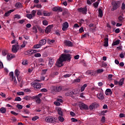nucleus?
<instances>
[{
  "label": "nucleus",
  "mask_w": 125,
  "mask_h": 125,
  "mask_svg": "<svg viewBox=\"0 0 125 125\" xmlns=\"http://www.w3.org/2000/svg\"><path fill=\"white\" fill-rule=\"evenodd\" d=\"M72 57H71V55L69 54H62L59 59L58 60L56 63V66L58 67H62L64 64H63V62H65V61H71V59Z\"/></svg>",
  "instance_id": "1"
},
{
  "label": "nucleus",
  "mask_w": 125,
  "mask_h": 125,
  "mask_svg": "<svg viewBox=\"0 0 125 125\" xmlns=\"http://www.w3.org/2000/svg\"><path fill=\"white\" fill-rule=\"evenodd\" d=\"M111 4L113 6L111 11H115V10H116V9H118L120 7L121 3L119 1H112Z\"/></svg>",
  "instance_id": "2"
},
{
  "label": "nucleus",
  "mask_w": 125,
  "mask_h": 125,
  "mask_svg": "<svg viewBox=\"0 0 125 125\" xmlns=\"http://www.w3.org/2000/svg\"><path fill=\"white\" fill-rule=\"evenodd\" d=\"M57 120V118H54L53 117H47L45 119V122H46V123H52V124H54L55 123H56Z\"/></svg>",
  "instance_id": "3"
},
{
  "label": "nucleus",
  "mask_w": 125,
  "mask_h": 125,
  "mask_svg": "<svg viewBox=\"0 0 125 125\" xmlns=\"http://www.w3.org/2000/svg\"><path fill=\"white\" fill-rule=\"evenodd\" d=\"M19 49H21L20 46L18 44V42H16V44L12 45V51L13 53H16Z\"/></svg>",
  "instance_id": "4"
},
{
  "label": "nucleus",
  "mask_w": 125,
  "mask_h": 125,
  "mask_svg": "<svg viewBox=\"0 0 125 125\" xmlns=\"http://www.w3.org/2000/svg\"><path fill=\"white\" fill-rule=\"evenodd\" d=\"M52 89L54 91H55V92H60V91H61L62 90V86H57L56 87L55 86H53L52 87Z\"/></svg>",
  "instance_id": "5"
},
{
  "label": "nucleus",
  "mask_w": 125,
  "mask_h": 125,
  "mask_svg": "<svg viewBox=\"0 0 125 125\" xmlns=\"http://www.w3.org/2000/svg\"><path fill=\"white\" fill-rule=\"evenodd\" d=\"M78 9L79 12H82L83 14H86L87 12V8H86V7L84 8H80Z\"/></svg>",
  "instance_id": "6"
},
{
  "label": "nucleus",
  "mask_w": 125,
  "mask_h": 125,
  "mask_svg": "<svg viewBox=\"0 0 125 125\" xmlns=\"http://www.w3.org/2000/svg\"><path fill=\"white\" fill-rule=\"evenodd\" d=\"M63 42L65 45H66V46H73V43L71 41L64 40Z\"/></svg>",
  "instance_id": "7"
},
{
  "label": "nucleus",
  "mask_w": 125,
  "mask_h": 125,
  "mask_svg": "<svg viewBox=\"0 0 125 125\" xmlns=\"http://www.w3.org/2000/svg\"><path fill=\"white\" fill-rule=\"evenodd\" d=\"M97 96L100 100H103L104 99V95L102 92H100L97 94Z\"/></svg>",
  "instance_id": "8"
},
{
  "label": "nucleus",
  "mask_w": 125,
  "mask_h": 125,
  "mask_svg": "<svg viewBox=\"0 0 125 125\" xmlns=\"http://www.w3.org/2000/svg\"><path fill=\"white\" fill-rule=\"evenodd\" d=\"M13 58H15V55L12 54H8L7 55V59L9 61L11 60V59H13Z\"/></svg>",
  "instance_id": "9"
},
{
  "label": "nucleus",
  "mask_w": 125,
  "mask_h": 125,
  "mask_svg": "<svg viewBox=\"0 0 125 125\" xmlns=\"http://www.w3.org/2000/svg\"><path fill=\"white\" fill-rule=\"evenodd\" d=\"M68 27H69V23H68V22H65L63 23L62 28V31H66V30H67Z\"/></svg>",
  "instance_id": "10"
},
{
  "label": "nucleus",
  "mask_w": 125,
  "mask_h": 125,
  "mask_svg": "<svg viewBox=\"0 0 125 125\" xmlns=\"http://www.w3.org/2000/svg\"><path fill=\"white\" fill-rule=\"evenodd\" d=\"M33 85H34V88H36V89H40L42 87L41 84L39 83H34Z\"/></svg>",
  "instance_id": "11"
},
{
  "label": "nucleus",
  "mask_w": 125,
  "mask_h": 125,
  "mask_svg": "<svg viewBox=\"0 0 125 125\" xmlns=\"http://www.w3.org/2000/svg\"><path fill=\"white\" fill-rule=\"evenodd\" d=\"M52 28V25H49L48 26L45 30V33H47V34H48L50 33V31H51V29Z\"/></svg>",
  "instance_id": "12"
},
{
  "label": "nucleus",
  "mask_w": 125,
  "mask_h": 125,
  "mask_svg": "<svg viewBox=\"0 0 125 125\" xmlns=\"http://www.w3.org/2000/svg\"><path fill=\"white\" fill-rule=\"evenodd\" d=\"M54 62V60L53 59H49L48 66L50 67V68H51V67H52V66L53 65Z\"/></svg>",
  "instance_id": "13"
},
{
  "label": "nucleus",
  "mask_w": 125,
  "mask_h": 125,
  "mask_svg": "<svg viewBox=\"0 0 125 125\" xmlns=\"http://www.w3.org/2000/svg\"><path fill=\"white\" fill-rule=\"evenodd\" d=\"M108 42H109V39H108V38H104V46H105V47H107V46H108L109 44H108Z\"/></svg>",
  "instance_id": "14"
},
{
  "label": "nucleus",
  "mask_w": 125,
  "mask_h": 125,
  "mask_svg": "<svg viewBox=\"0 0 125 125\" xmlns=\"http://www.w3.org/2000/svg\"><path fill=\"white\" fill-rule=\"evenodd\" d=\"M13 11H14V10L13 9L8 11L4 14V16H6V17H7V16H9V15H10V14L13 12Z\"/></svg>",
  "instance_id": "15"
},
{
  "label": "nucleus",
  "mask_w": 125,
  "mask_h": 125,
  "mask_svg": "<svg viewBox=\"0 0 125 125\" xmlns=\"http://www.w3.org/2000/svg\"><path fill=\"white\" fill-rule=\"evenodd\" d=\"M23 99H24V100H26L27 101H30V100H32L33 97L30 96H26L23 98Z\"/></svg>",
  "instance_id": "16"
},
{
  "label": "nucleus",
  "mask_w": 125,
  "mask_h": 125,
  "mask_svg": "<svg viewBox=\"0 0 125 125\" xmlns=\"http://www.w3.org/2000/svg\"><path fill=\"white\" fill-rule=\"evenodd\" d=\"M42 93H40L38 95L32 97V99H35V100H37V99H41V97H42Z\"/></svg>",
  "instance_id": "17"
},
{
  "label": "nucleus",
  "mask_w": 125,
  "mask_h": 125,
  "mask_svg": "<svg viewBox=\"0 0 125 125\" xmlns=\"http://www.w3.org/2000/svg\"><path fill=\"white\" fill-rule=\"evenodd\" d=\"M104 72V70L102 69H97L96 71L94 72V73L96 75H98V74H101V73H103Z\"/></svg>",
  "instance_id": "18"
},
{
  "label": "nucleus",
  "mask_w": 125,
  "mask_h": 125,
  "mask_svg": "<svg viewBox=\"0 0 125 125\" xmlns=\"http://www.w3.org/2000/svg\"><path fill=\"white\" fill-rule=\"evenodd\" d=\"M37 52H39V51L36 49H32L28 51V53H29V54H34L35 53L36 54L37 53Z\"/></svg>",
  "instance_id": "19"
},
{
  "label": "nucleus",
  "mask_w": 125,
  "mask_h": 125,
  "mask_svg": "<svg viewBox=\"0 0 125 125\" xmlns=\"http://www.w3.org/2000/svg\"><path fill=\"white\" fill-rule=\"evenodd\" d=\"M39 43L41 45V46H42V45H44V44L46 43V40L45 39L42 40L39 42Z\"/></svg>",
  "instance_id": "20"
},
{
  "label": "nucleus",
  "mask_w": 125,
  "mask_h": 125,
  "mask_svg": "<svg viewBox=\"0 0 125 125\" xmlns=\"http://www.w3.org/2000/svg\"><path fill=\"white\" fill-rule=\"evenodd\" d=\"M118 83H119V85H120V86H122V85H123V84H124L125 83V78H122L120 79L119 82H118Z\"/></svg>",
  "instance_id": "21"
},
{
  "label": "nucleus",
  "mask_w": 125,
  "mask_h": 125,
  "mask_svg": "<svg viewBox=\"0 0 125 125\" xmlns=\"http://www.w3.org/2000/svg\"><path fill=\"white\" fill-rule=\"evenodd\" d=\"M87 105H86V104L83 103L81 104L80 105V109H87Z\"/></svg>",
  "instance_id": "22"
},
{
  "label": "nucleus",
  "mask_w": 125,
  "mask_h": 125,
  "mask_svg": "<svg viewBox=\"0 0 125 125\" xmlns=\"http://www.w3.org/2000/svg\"><path fill=\"white\" fill-rule=\"evenodd\" d=\"M58 114L60 116H63V112H62V110L61 109V108H58L57 109Z\"/></svg>",
  "instance_id": "23"
},
{
  "label": "nucleus",
  "mask_w": 125,
  "mask_h": 125,
  "mask_svg": "<svg viewBox=\"0 0 125 125\" xmlns=\"http://www.w3.org/2000/svg\"><path fill=\"white\" fill-rule=\"evenodd\" d=\"M0 111L2 114H5V113H6V108L4 107H1L0 109Z\"/></svg>",
  "instance_id": "24"
},
{
  "label": "nucleus",
  "mask_w": 125,
  "mask_h": 125,
  "mask_svg": "<svg viewBox=\"0 0 125 125\" xmlns=\"http://www.w3.org/2000/svg\"><path fill=\"white\" fill-rule=\"evenodd\" d=\"M99 12V16L100 17H103V11H102V10H101L100 8L98 10Z\"/></svg>",
  "instance_id": "25"
},
{
  "label": "nucleus",
  "mask_w": 125,
  "mask_h": 125,
  "mask_svg": "<svg viewBox=\"0 0 125 125\" xmlns=\"http://www.w3.org/2000/svg\"><path fill=\"white\" fill-rule=\"evenodd\" d=\"M19 75H20V71H19L18 69H16L15 71V75L18 78L19 77Z\"/></svg>",
  "instance_id": "26"
},
{
  "label": "nucleus",
  "mask_w": 125,
  "mask_h": 125,
  "mask_svg": "<svg viewBox=\"0 0 125 125\" xmlns=\"http://www.w3.org/2000/svg\"><path fill=\"white\" fill-rule=\"evenodd\" d=\"M120 44V40H117L115 42H113L112 44V45L114 46V45H118V44Z\"/></svg>",
  "instance_id": "27"
},
{
  "label": "nucleus",
  "mask_w": 125,
  "mask_h": 125,
  "mask_svg": "<svg viewBox=\"0 0 125 125\" xmlns=\"http://www.w3.org/2000/svg\"><path fill=\"white\" fill-rule=\"evenodd\" d=\"M86 86H87V84H84L81 87V92H83V91L84 89H85V87H86Z\"/></svg>",
  "instance_id": "28"
},
{
  "label": "nucleus",
  "mask_w": 125,
  "mask_h": 125,
  "mask_svg": "<svg viewBox=\"0 0 125 125\" xmlns=\"http://www.w3.org/2000/svg\"><path fill=\"white\" fill-rule=\"evenodd\" d=\"M42 13H43L44 16H50V13L46 12V11H43L42 12Z\"/></svg>",
  "instance_id": "29"
},
{
  "label": "nucleus",
  "mask_w": 125,
  "mask_h": 125,
  "mask_svg": "<svg viewBox=\"0 0 125 125\" xmlns=\"http://www.w3.org/2000/svg\"><path fill=\"white\" fill-rule=\"evenodd\" d=\"M93 5L95 8H97V7H98V5H99V1H97L96 2L94 3Z\"/></svg>",
  "instance_id": "30"
},
{
  "label": "nucleus",
  "mask_w": 125,
  "mask_h": 125,
  "mask_svg": "<svg viewBox=\"0 0 125 125\" xmlns=\"http://www.w3.org/2000/svg\"><path fill=\"white\" fill-rule=\"evenodd\" d=\"M58 120L60 121V122H61V123H63V122L65 121V119H64V118H63L62 116H59L58 117Z\"/></svg>",
  "instance_id": "31"
},
{
  "label": "nucleus",
  "mask_w": 125,
  "mask_h": 125,
  "mask_svg": "<svg viewBox=\"0 0 125 125\" xmlns=\"http://www.w3.org/2000/svg\"><path fill=\"white\" fill-rule=\"evenodd\" d=\"M41 47H42V45L40 43L34 45V48H41Z\"/></svg>",
  "instance_id": "32"
},
{
  "label": "nucleus",
  "mask_w": 125,
  "mask_h": 125,
  "mask_svg": "<svg viewBox=\"0 0 125 125\" xmlns=\"http://www.w3.org/2000/svg\"><path fill=\"white\" fill-rule=\"evenodd\" d=\"M14 74H13V72H11L9 73V76L10 77V79H11L12 81H13V79H14Z\"/></svg>",
  "instance_id": "33"
},
{
  "label": "nucleus",
  "mask_w": 125,
  "mask_h": 125,
  "mask_svg": "<svg viewBox=\"0 0 125 125\" xmlns=\"http://www.w3.org/2000/svg\"><path fill=\"white\" fill-rule=\"evenodd\" d=\"M124 17H123L122 16H120L118 17V21L119 22H123L124 21Z\"/></svg>",
  "instance_id": "34"
},
{
  "label": "nucleus",
  "mask_w": 125,
  "mask_h": 125,
  "mask_svg": "<svg viewBox=\"0 0 125 125\" xmlns=\"http://www.w3.org/2000/svg\"><path fill=\"white\" fill-rule=\"evenodd\" d=\"M22 64L24 66H26V65L28 64V61H27V60H23L22 62Z\"/></svg>",
  "instance_id": "35"
},
{
  "label": "nucleus",
  "mask_w": 125,
  "mask_h": 125,
  "mask_svg": "<svg viewBox=\"0 0 125 125\" xmlns=\"http://www.w3.org/2000/svg\"><path fill=\"white\" fill-rule=\"evenodd\" d=\"M15 6L16 7H18L19 8L20 7H22V4L21 2L16 3Z\"/></svg>",
  "instance_id": "36"
},
{
  "label": "nucleus",
  "mask_w": 125,
  "mask_h": 125,
  "mask_svg": "<svg viewBox=\"0 0 125 125\" xmlns=\"http://www.w3.org/2000/svg\"><path fill=\"white\" fill-rule=\"evenodd\" d=\"M26 44H27V42H26V41H23L22 44H21V48H23L25 47V46H26Z\"/></svg>",
  "instance_id": "37"
},
{
  "label": "nucleus",
  "mask_w": 125,
  "mask_h": 125,
  "mask_svg": "<svg viewBox=\"0 0 125 125\" xmlns=\"http://www.w3.org/2000/svg\"><path fill=\"white\" fill-rule=\"evenodd\" d=\"M94 107H95V104H92L91 105H90L89 109H90V110H92L94 108Z\"/></svg>",
  "instance_id": "38"
},
{
  "label": "nucleus",
  "mask_w": 125,
  "mask_h": 125,
  "mask_svg": "<svg viewBox=\"0 0 125 125\" xmlns=\"http://www.w3.org/2000/svg\"><path fill=\"white\" fill-rule=\"evenodd\" d=\"M26 17H27V18H28V19H32V18H33V16L31 14H28L26 15Z\"/></svg>",
  "instance_id": "39"
},
{
  "label": "nucleus",
  "mask_w": 125,
  "mask_h": 125,
  "mask_svg": "<svg viewBox=\"0 0 125 125\" xmlns=\"http://www.w3.org/2000/svg\"><path fill=\"white\" fill-rule=\"evenodd\" d=\"M34 57H36V58L41 57H42V55L40 53H35L34 54Z\"/></svg>",
  "instance_id": "40"
},
{
  "label": "nucleus",
  "mask_w": 125,
  "mask_h": 125,
  "mask_svg": "<svg viewBox=\"0 0 125 125\" xmlns=\"http://www.w3.org/2000/svg\"><path fill=\"white\" fill-rule=\"evenodd\" d=\"M48 43H50V44H51V43H54V42H55V40H50L49 39H48L47 40Z\"/></svg>",
  "instance_id": "41"
},
{
  "label": "nucleus",
  "mask_w": 125,
  "mask_h": 125,
  "mask_svg": "<svg viewBox=\"0 0 125 125\" xmlns=\"http://www.w3.org/2000/svg\"><path fill=\"white\" fill-rule=\"evenodd\" d=\"M17 108H18V109H19V110H21V109H22V108H23V106H22V105H21V104H17Z\"/></svg>",
  "instance_id": "42"
},
{
  "label": "nucleus",
  "mask_w": 125,
  "mask_h": 125,
  "mask_svg": "<svg viewBox=\"0 0 125 125\" xmlns=\"http://www.w3.org/2000/svg\"><path fill=\"white\" fill-rule=\"evenodd\" d=\"M15 17L14 18H17V19H21V16L18 15V14H16L14 15Z\"/></svg>",
  "instance_id": "43"
},
{
  "label": "nucleus",
  "mask_w": 125,
  "mask_h": 125,
  "mask_svg": "<svg viewBox=\"0 0 125 125\" xmlns=\"http://www.w3.org/2000/svg\"><path fill=\"white\" fill-rule=\"evenodd\" d=\"M71 74H67L63 75V77L66 78H70V77H71Z\"/></svg>",
  "instance_id": "44"
},
{
  "label": "nucleus",
  "mask_w": 125,
  "mask_h": 125,
  "mask_svg": "<svg viewBox=\"0 0 125 125\" xmlns=\"http://www.w3.org/2000/svg\"><path fill=\"white\" fill-rule=\"evenodd\" d=\"M36 13H37V11H36V10H33L31 12V15L33 16V17H35V15H36Z\"/></svg>",
  "instance_id": "45"
},
{
  "label": "nucleus",
  "mask_w": 125,
  "mask_h": 125,
  "mask_svg": "<svg viewBox=\"0 0 125 125\" xmlns=\"http://www.w3.org/2000/svg\"><path fill=\"white\" fill-rule=\"evenodd\" d=\"M34 33H38V29L36 26H34L33 28Z\"/></svg>",
  "instance_id": "46"
},
{
  "label": "nucleus",
  "mask_w": 125,
  "mask_h": 125,
  "mask_svg": "<svg viewBox=\"0 0 125 125\" xmlns=\"http://www.w3.org/2000/svg\"><path fill=\"white\" fill-rule=\"evenodd\" d=\"M17 94L18 95L20 96V95H24V94L23 92H17Z\"/></svg>",
  "instance_id": "47"
},
{
  "label": "nucleus",
  "mask_w": 125,
  "mask_h": 125,
  "mask_svg": "<svg viewBox=\"0 0 125 125\" xmlns=\"http://www.w3.org/2000/svg\"><path fill=\"white\" fill-rule=\"evenodd\" d=\"M38 116H35L32 118V121H37V120H38Z\"/></svg>",
  "instance_id": "48"
},
{
  "label": "nucleus",
  "mask_w": 125,
  "mask_h": 125,
  "mask_svg": "<svg viewBox=\"0 0 125 125\" xmlns=\"http://www.w3.org/2000/svg\"><path fill=\"white\" fill-rule=\"evenodd\" d=\"M42 23L43 25H44V26H47V25L48 24V22L46 21H43Z\"/></svg>",
  "instance_id": "49"
},
{
  "label": "nucleus",
  "mask_w": 125,
  "mask_h": 125,
  "mask_svg": "<svg viewBox=\"0 0 125 125\" xmlns=\"http://www.w3.org/2000/svg\"><path fill=\"white\" fill-rule=\"evenodd\" d=\"M37 7V8H42V4H38L36 5H34V7Z\"/></svg>",
  "instance_id": "50"
},
{
  "label": "nucleus",
  "mask_w": 125,
  "mask_h": 125,
  "mask_svg": "<svg viewBox=\"0 0 125 125\" xmlns=\"http://www.w3.org/2000/svg\"><path fill=\"white\" fill-rule=\"evenodd\" d=\"M0 96H1L2 97H3L4 98H5V97L6 96V95H5V94H4L2 92H1L0 93Z\"/></svg>",
  "instance_id": "51"
},
{
  "label": "nucleus",
  "mask_w": 125,
  "mask_h": 125,
  "mask_svg": "<svg viewBox=\"0 0 125 125\" xmlns=\"http://www.w3.org/2000/svg\"><path fill=\"white\" fill-rule=\"evenodd\" d=\"M15 101H21V98H20V97H16L15 99Z\"/></svg>",
  "instance_id": "52"
},
{
  "label": "nucleus",
  "mask_w": 125,
  "mask_h": 125,
  "mask_svg": "<svg viewBox=\"0 0 125 125\" xmlns=\"http://www.w3.org/2000/svg\"><path fill=\"white\" fill-rule=\"evenodd\" d=\"M87 75H92V71L88 70L86 72Z\"/></svg>",
  "instance_id": "53"
},
{
  "label": "nucleus",
  "mask_w": 125,
  "mask_h": 125,
  "mask_svg": "<svg viewBox=\"0 0 125 125\" xmlns=\"http://www.w3.org/2000/svg\"><path fill=\"white\" fill-rule=\"evenodd\" d=\"M106 92H108L109 93H110V94H112V90H111V89H109V88L106 90Z\"/></svg>",
  "instance_id": "54"
},
{
  "label": "nucleus",
  "mask_w": 125,
  "mask_h": 125,
  "mask_svg": "<svg viewBox=\"0 0 125 125\" xmlns=\"http://www.w3.org/2000/svg\"><path fill=\"white\" fill-rule=\"evenodd\" d=\"M70 115L72 116V117H75L76 116V114H75V112H74L73 111H71L70 112Z\"/></svg>",
  "instance_id": "55"
},
{
  "label": "nucleus",
  "mask_w": 125,
  "mask_h": 125,
  "mask_svg": "<svg viewBox=\"0 0 125 125\" xmlns=\"http://www.w3.org/2000/svg\"><path fill=\"white\" fill-rule=\"evenodd\" d=\"M84 30H83V27H81L79 29L80 33H83Z\"/></svg>",
  "instance_id": "56"
},
{
  "label": "nucleus",
  "mask_w": 125,
  "mask_h": 125,
  "mask_svg": "<svg viewBox=\"0 0 125 125\" xmlns=\"http://www.w3.org/2000/svg\"><path fill=\"white\" fill-rule=\"evenodd\" d=\"M24 91L25 92H27V93H28V92L30 93L31 92V90L30 89H24Z\"/></svg>",
  "instance_id": "57"
},
{
  "label": "nucleus",
  "mask_w": 125,
  "mask_h": 125,
  "mask_svg": "<svg viewBox=\"0 0 125 125\" xmlns=\"http://www.w3.org/2000/svg\"><path fill=\"white\" fill-rule=\"evenodd\" d=\"M54 104L56 106H60V103L59 102H55Z\"/></svg>",
  "instance_id": "58"
},
{
  "label": "nucleus",
  "mask_w": 125,
  "mask_h": 125,
  "mask_svg": "<svg viewBox=\"0 0 125 125\" xmlns=\"http://www.w3.org/2000/svg\"><path fill=\"white\" fill-rule=\"evenodd\" d=\"M106 121V119H105V117L103 116L102 118V119H101V122L102 123H105V121Z\"/></svg>",
  "instance_id": "59"
},
{
  "label": "nucleus",
  "mask_w": 125,
  "mask_h": 125,
  "mask_svg": "<svg viewBox=\"0 0 125 125\" xmlns=\"http://www.w3.org/2000/svg\"><path fill=\"white\" fill-rule=\"evenodd\" d=\"M73 27L74 28H80V25H79V24L78 23H75V24H74Z\"/></svg>",
  "instance_id": "60"
},
{
  "label": "nucleus",
  "mask_w": 125,
  "mask_h": 125,
  "mask_svg": "<svg viewBox=\"0 0 125 125\" xmlns=\"http://www.w3.org/2000/svg\"><path fill=\"white\" fill-rule=\"evenodd\" d=\"M71 121L73 123H75L76 122H78V120L76 119L75 118H71Z\"/></svg>",
  "instance_id": "61"
},
{
  "label": "nucleus",
  "mask_w": 125,
  "mask_h": 125,
  "mask_svg": "<svg viewBox=\"0 0 125 125\" xmlns=\"http://www.w3.org/2000/svg\"><path fill=\"white\" fill-rule=\"evenodd\" d=\"M36 103H37L38 104H40V103H41V99H37V100H36Z\"/></svg>",
  "instance_id": "62"
},
{
  "label": "nucleus",
  "mask_w": 125,
  "mask_h": 125,
  "mask_svg": "<svg viewBox=\"0 0 125 125\" xmlns=\"http://www.w3.org/2000/svg\"><path fill=\"white\" fill-rule=\"evenodd\" d=\"M53 11H58V7H55L53 8Z\"/></svg>",
  "instance_id": "63"
},
{
  "label": "nucleus",
  "mask_w": 125,
  "mask_h": 125,
  "mask_svg": "<svg viewBox=\"0 0 125 125\" xmlns=\"http://www.w3.org/2000/svg\"><path fill=\"white\" fill-rule=\"evenodd\" d=\"M121 8H122V9L123 10L125 9V4H124V3H122V5Z\"/></svg>",
  "instance_id": "64"
}]
</instances>
